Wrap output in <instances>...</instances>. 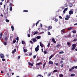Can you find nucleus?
<instances>
[{
	"instance_id": "obj_1",
	"label": "nucleus",
	"mask_w": 77,
	"mask_h": 77,
	"mask_svg": "<svg viewBox=\"0 0 77 77\" xmlns=\"http://www.w3.org/2000/svg\"><path fill=\"white\" fill-rule=\"evenodd\" d=\"M75 47H76V44H74L72 45V50H74L75 48Z\"/></svg>"
},
{
	"instance_id": "obj_2",
	"label": "nucleus",
	"mask_w": 77,
	"mask_h": 77,
	"mask_svg": "<svg viewBox=\"0 0 77 77\" xmlns=\"http://www.w3.org/2000/svg\"><path fill=\"white\" fill-rule=\"evenodd\" d=\"M39 51V45H38L35 48V51L36 52H37Z\"/></svg>"
},
{
	"instance_id": "obj_3",
	"label": "nucleus",
	"mask_w": 77,
	"mask_h": 77,
	"mask_svg": "<svg viewBox=\"0 0 77 77\" xmlns=\"http://www.w3.org/2000/svg\"><path fill=\"white\" fill-rule=\"evenodd\" d=\"M48 28V31L50 30H51V29H52V26H49L47 27Z\"/></svg>"
},
{
	"instance_id": "obj_4",
	"label": "nucleus",
	"mask_w": 77,
	"mask_h": 77,
	"mask_svg": "<svg viewBox=\"0 0 77 77\" xmlns=\"http://www.w3.org/2000/svg\"><path fill=\"white\" fill-rule=\"evenodd\" d=\"M73 12H74L73 11H70L69 12V15H72V14H73Z\"/></svg>"
},
{
	"instance_id": "obj_5",
	"label": "nucleus",
	"mask_w": 77,
	"mask_h": 77,
	"mask_svg": "<svg viewBox=\"0 0 77 77\" xmlns=\"http://www.w3.org/2000/svg\"><path fill=\"white\" fill-rule=\"evenodd\" d=\"M0 56L1 57V58H2V59L5 58V55L2 54H0Z\"/></svg>"
},
{
	"instance_id": "obj_6",
	"label": "nucleus",
	"mask_w": 77,
	"mask_h": 77,
	"mask_svg": "<svg viewBox=\"0 0 77 77\" xmlns=\"http://www.w3.org/2000/svg\"><path fill=\"white\" fill-rule=\"evenodd\" d=\"M39 43H40V46H41V47L42 48H43V47H44V45H43V44H42V42H39Z\"/></svg>"
},
{
	"instance_id": "obj_7",
	"label": "nucleus",
	"mask_w": 77,
	"mask_h": 77,
	"mask_svg": "<svg viewBox=\"0 0 77 77\" xmlns=\"http://www.w3.org/2000/svg\"><path fill=\"white\" fill-rule=\"evenodd\" d=\"M52 41L54 44H56V42L55 41V39L53 38H52Z\"/></svg>"
},
{
	"instance_id": "obj_8",
	"label": "nucleus",
	"mask_w": 77,
	"mask_h": 77,
	"mask_svg": "<svg viewBox=\"0 0 77 77\" xmlns=\"http://www.w3.org/2000/svg\"><path fill=\"white\" fill-rule=\"evenodd\" d=\"M26 48L25 47H24L23 48V51L24 52V53H26L27 51V50L25 49Z\"/></svg>"
},
{
	"instance_id": "obj_9",
	"label": "nucleus",
	"mask_w": 77,
	"mask_h": 77,
	"mask_svg": "<svg viewBox=\"0 0 77 77\" xmlns=\"http://www.w3.org/2000/svg\"><path fill=\"white\" fill-rule=\"evenodd\" d=\"M68 10V8H65L63 11V13L64 14H65V12Z\"/></svg>"
},
{
	"instance_id": "obj_10",
	"label": "nucleus",
	"mask_w": 77,
	"mask_h": 77,
	"mask_svg": "<svg viewBox=\"0 0 77 77\" xmlns=\"http://www.w3.org/2000/svg\"><path fill=\"white\" fill-rule=\"evenodd\" d=\"M50 64L53 65V62L51 61V60L49 62V64L50 65Z\"/></svg>"
},
{
	"instance_id": "obj_11",
	"label": "nucleus",
	"mask_w": 77,
	"mask_h": 77,
	"mask_svg": "<svg viewBox=\"0 0 77 77\" xmlns=\"http://www.w3.org/2000/svg\"><path fill=\"white\" fill-rule=\"evenodd\" d=\"M28 64L30 66H33V63H31L30 62H28Z\"/></svg>"
},
{
	"instance_id": "obj_12",
	"label": "nucleus",
	"mask_w": 77,
	"mask_h": 77,
	"mask_svg": "<svg viewBox=\"0 0 77 77\" xmlns=\"http://www.w3.org/2000/svg\"><path fill=\"white\" fill-rule=\"evenodd\" d=\"M32 41L34 42H36L37 41V40H36V39L35 38H33L32 39Z\"/></svg>"
},
{
	"instance_id": "obj_13",
	"label": "nucleus",
	"mask_w": 77,
	"mask_h": 77,
	"mask_svg": "<svg viewBox=\"0 0 77 77\" xmlns=\"http://www.w3.org/2000/svg\"><path fill=\"white\" fill-rule=\"evenodd\" d=\"M73 29V27H70L67 29V30H71V29Z\"/></svg>"
},
{
	"instance_id": "obj_14",
	"label": "nucleus",
	"mask_w": 77,
	"mask_h": 77,
	"mask_svg": "<svg viewBox=\"0 0 77 77\" xmlns=\"http://www.w3.org/2000/svg\"><path fill=\"white\" fill-rule=\"evenodd\" d=\"M16 51L17 49H14V50L12 51V53H14L15 52H16Z\"/></svg>"
},
{
	"instance_id": "obj_15",
	"label": "nucleus",
	"mask_w": 77,
	"mask_h": 77,
	"mask_svg": "<svg viewBox=\"0 0 77 77\" xmlns=\"http://www.w3.org/2000/svg\"><path fill=\"white\" fill-rule=\"evenodd\" d=\"M11 28L12 29V31H14V26H11Z\"/></svg>"
},
{
	"instance_id": "obj_16",
	"label": "nucleus",
	"mask_w": 77,
	"mask_h": 77,
	"mask_svg": "<svg viewBox=\"0 0 77 77\" xmlns=\"http://www.w3.org/2000/svg\"><path fill=\"white\" fill-rule=\"evenodd\" d=\"M3 43L5 45H7V43L5 42H3Z\"/></svg>"
},
{
	"instance_id": "obj_17",
	"label": "nucleus",
	"mask_w": 77,
	"mask_h": 77,
	"mask_svg": "<svg viewBox=\"0 0 77 77\" xmlns=\"http://www.w3.org/2000/svg\"><path fill=\"white\" fill-rule=\"evenodd\" d=\"M72 32L73 33H76V31L75 30H73L72 31Z\"/></svg>"
},
{
	"instance_id": "obj_18",
	"label": "nucleus",
	"mask_w": 77,
	"mask_h": 77,
	"mask_svg": "<svg viewBox=\"0 0 77 77\" xmlns=\"http://www.w3.org/2000/svg\"><path fill=\"white\" fill-rule=\"evenodd\" d=\"M59 76L60 77H63V75L62 74H60L59 75Z\"/></svg>"
},
{
	"instance_id": "obj_19",
	"label": "nucleus",
	"mask_w": 77,
	"mask_h": 77,
	"mask_svg": "<svg viewBox=\"0 0 77 77\" xmlns=\"http://www.w3.org/2000/svg\"><path fill=\"white\" fill-rule=\"evenodd\" d=\"M37 39H39L41 38V36H37L36 37Z\"/></svg>"
},
{
	"instance_id": "obj_20",
	"label": "nucleus",
	"mask_w": 77,
	"mask_h": 77,
	"mask_svg": "<svg viewBox=\"0 0 77 77\" xmlns=\"http://www.w3.org/2000/svg\"><path fill=\"white\" fill-rule=\"evenodd\" d=\"M41 64H42V63H37L36 64V65H41Z\"/></svg>"
},
{
	"instance_id": "obj_21",
	"label": "nucleus",
	"mask_w": 77,
	"mask_h": 77,
	"mask_svg": "<svg viewBox=\"0 0 77 77\" xmlns=\"http://www.w3.org/2000/svg\"><path fill=\"white\" fill-rule=\"evenodd\" d=\"M5 41H8V38H7V37H5Z\"/></svg>"
},
{
	"instance_id": "obj_22",
	"label": "nucleus",
	"mask_w": 77,
	"mask_h": 77,
	"mask_svg": "<svg viewBox=\"0 0 77 77\" xmlns=\"http://www.w3.org/2000/svg\"><path fill=\"white\" fill-rule=\"evenodd\" d=\"M10 11H12V7H10Z\"/></svg>"
},
{
	"instance_id": "obj_23",
	"label": "nucleus",
	"mask_w": 77,
	"mask_h": 77,
	"mask_svg": "<svg viewBox=\"0 0 77 77\" xmlns=\"http://www.w3.org/2000/svg\"><path fill=\"white\" fill-rule=\"evenodd\" d=\"M38 33V32L37 31L35 32L33 34V35H36V34H37Z\"/></svg>"
},
{
	"instance_id": "obj_24",
	"label": "nucleus",
	"mask_w": 77,
	"mask_h": 77,
	"mask_svg": "<svg viewBox=\"0 0 77 77\" xmlns=\"http://www.w3.org/2000/svg\"><path fill=\"white\" fill-rule=\"evenodd\" d=\"M54 21H55V22H57V21H58V19L55 18V19Z\"/></svg>"
},
{
	"instance_id": "obj_25",
	"label": "nucleus",
	"mask_w": 77,
	"mask_h": 77,
	"mask_svg": "<svg viewBox=\"0 0 77 77\" xmlns=\"http://www.w3.org/2000/svg\"><path fill=\"white\" fill-rule=\"evenodd\" d=\"M52 57H53V55H51L50 57L49 60H50V59H51V58H52Z\"/></svg>"
},
{
	"instance_id": "obj_26",
	"label": "nucleus",
	"mask_w": 77,
	"mask_h": 77,
	"mask_svg": "<svg viewBox=\"0 0 77 77\" xmlns=\"http://www.w3.org/2000/svg\"><path fill=\"white\" fill-rule=\"evenodd\" d=\"M23 12H28V10H24L23 11Z\"/></svg>"
},
{
	"instance_id": "obj_27",
	"label": "nucleus",
	"mask_w": 77,
	"mask_h": 77,
	"mask_svg": "<svg viewBox=\"0 0 77 77\" xmlns=\"http://www.w3.org/2000/svg\"><path fill=\"white\" fill-rule=\"evenodd\" d=\"M5 21L7 23H9V20H8V19H6Z\"/></svg>"
},
{
	"instance_id": "obj_28",
	"label": "nucleus",
	"mask_w": 77,
	"mask_h": 77,
	"mask_svg": "<svg viewBox=\"0 0 77 77\" xmlns=\"http://www.w3.org/2000/svg\"><path fill=\"white\" fill-rule=\"evenodd\" d=\"M71 77H73V76H75V74H72L71 75Z\"/></svg>"
},
{
	"instance_id": "obj_29",
	"label": "nucleus",
	"mask_w": 77,
	"mask_h": 77,
	"mask_svg": "<svg viewBox=\"0 0 77 77\" xmlns=\"http://www.w3.org/2000/svg\"><path fill=\"white\" fill-rule=\"evenodd\" d=\"M57 70H55L53 71V72H57Z\"/></svg>"
},
{
	"instance_id": "obj_30",
	"label": "nucleus",
	"mask_w": 77,
	"mask_h": 77,
	"mask_svg": "<svg viewBox=\"0 0 77 77\" xmlns=\"http://www.w3.org/2000/svg\"><path fill=\"white\" fill-rule=\"evenodd\" d=\"M13 44H15V43L16 42H17V41L16 40H14L13 41Z\"/></svg>"
},
{
	"instance_id": "obj_31",
	"label": "nucleus",
	"mask_w": 77,
	"mask_h": 77,
	"mask_svg": "<svg viewBox=\"0 0 77 77\" xmlns=\"http://www.w3.org/2000/svg\"><path fill=\"white\" fill-rule=\"evenodd\" d=\"M64 53V52L63 51H62L61 52H59V54H63V53Z\"/></svg>"
},
{
	"instance_id": "obj_32",
	"label": "nucleus",
	"mask_w": 77,
	"mask_h": 77,
	"mask_svg": "<svg viewBox=\"0 0 77 77\" xmlns=\"http://www.w3.org/2000/svg\"><path fill=\"white\" fill-rule=\"evenodd\" d=\"M50 45V43H48V45H47V47H49V46Z\"/></svg>"
},
{
	"instance_id": "obj_33",
	"label": "nucleus",
	"mask_w": 77,
	"mask_h": 77,
	"mask_svg": "<svg viewBox=\"0 0 77 77\" xmlns=\"http://www.w3.org/2000/svg\"><path fill=\"white\" fill-rule=\"evenodd\" d=\"M63 30H65V29H64L62 30H61V32H63V33H64V31Z\"/></svg>"
},
{
	"instance_id": "obj_34",
	"label": "nucleus",
	"mask_w": 77,
	"mask_h": 77,
	"mask_svg": "<svg viewBox=\"0 0 77 77\" xmlns=\"http://www.w3.org/2000/svg\"><path fill=\"white\" fill-rule=\"evenodd\" d=\"M70 36H71V34H69V35H68L67 36V38H69V37H70Z\"/></svg>"
},
{
	"instance_id": "obj_35",
	"label": "nucleus",
	"mask_w": 77,
	"mask_h": 77,
	"mask_svg": "<svg viewBox=\"0 0 77 77\" xmlns=\"http://www.w3.org/2000/svg\"><path fill=\"white\" fill-rule=\"evenodd\" d=\"M77 41V38H75L73 40V41H74V42H75V41Z\"/></svg>"
},
{
	"instance_id": "obj_36",
	"label": "nucleus",
	"mask_w": 77,
	"mask_h": 77,
	"mask_svg": "<svg viewBox=\"0 0 77 77\" xmlns=\"http://www.w3.org/2000/svg\"><path fill=\"white\" fill-rule=\"evenodd\" d=\"M12 3H11L9 5L10 7H12Z\"/></svg>"
},
{
	"instance_id": "obj_37",
	"label": "nucleus",
	"mask_w": 77,
	"mask_h": 77,
	"mask_svg": "<svg viewBox=\"0 0 77 77\" xmlns=\"http://www.w3.org/2000/svg\"><path fill=\"white\" fill-rule=\"evenodd\" d=\"M22 44H25V42L23 41H22Z\"/></svg>"
},
{
	"instance_id": "obj_38",
	"label": "nucleus",
	"mask_w": 77,
	"mask_h": 77,
	"mask_svg": "<svg viewBox=\"0 0 77 77\" xmlns=\"http://www.w3.org/2000/svg\"><path fill=\"white\" fill-rule=\"evenodd\" d=\"M67 44L68 45H70V42H68Z\"/></svg>"
},
{
	"instance_id": "obj_39",
	"label": "nucleus",
	"mask_w": 77,
	"mask_h": 77,
	"mask_svg": "<svg viewBox=\"0 0 77 77\" xmlns=\"http://www.w3.org/2000/svg\"><path fill=\"white\" fill-rule=\"evenodd\" d=\"M48 35H51V33H50V32H48Z\"/></svg>"
},
{
	"instance_id": "obj_40",
	"label": "nucleus",
	"mask_w": 77,
	"mask_h": 77,
	"mask_svg": "<svg viewBox=\"0 0 77 77\" xmlns=\"http://www.w3.org/2000/svg\"><path fill=\"white\" fill-rule=\"evenodd\" d=\"M51 75V73H48V77H50Z\"/></svg>"
},
{
	"instance_id": "obj_41",
	"label": "nucleus",
	"mask_w": 77,
	"mask_h": 77,
	"mask_svg": "<svg viewBox=\"0 0 77 77\" xmlns=\"http://www.w3.org/2000/svg\"><path fill=\"white\" fill-rule=\"evenodd\" d=\"M38 23H39V21H37V22L36 23V26H37L38 24Z\"/></svg>"
},
{
	"instance_id": "obj_42",
	"label": "nucleus",
	"mask_w": 77,
	"mask_h": 77,
	"mask_svg": "<svg viewBox=\"0 0 77 77\" xmlns=\"http://www.w3.org/2000/svg\"><path fill=\"white\" fill-rule=\"evenodd\" d=\"M65 20H69V18L68 17H66L65 18Z\"/></svg>"
},
{
	"instance_id": "obj_43",
	"label": "nucleus",
	"mask_w": 77,
	"mask_h": 77,
	"mask_svg": "<svg viewBox=\"0 0 77 77\" xmlns=\"http://www.w3.org/2000/svg\"><path fill=\"white\" fill-rule=\"evenodd\" d=\"M46 64V63H45L43 65V68H44L45 67V65Z\"/></svg>"
},
{
	"instance_id": "obj_44",
	"label": "nucleus",
	"mask_w": 77,
	"mask_h": 77,
	"mask_svg": "<svg viewBox=\"0 0 77 77\" xmlns=\"http://www.w3.org/2000/svg\"><path fill=\"white\" fill-rule=\"evenodd\" d=\"M32 53H30L29 54V56H32Z\"/></svg>"
},
{
	"instance_id": "obj_45",
	"label": "nucleus",
	"mask_w": 77,
	"mask_h": 77,
	"mask_svg": "<svg viewBox=\"0 0 77 77\" xmlns=\"http://www.w3.org/2000/svg\"><path fill=\"white\" fill-rule=\"evenodd\" d=\"M72 70L74 69V68H75V66H73L72 67Z\"/></svg>"
},
{
	"instance_id": "obj_46",
	"label": "nucleus",
	"mask_w": 77,
	"mask_h": 77,
	"mask_svg": "<svg viewBox=\"0 0 77 77\" xmlns=\"http://www.w3.org/2000/svg\"><path fill=\"white\" fill-rule=\"evenodd\" d=\"M60 47V45L58 44V45H57V48H59Z\"/></svg>"
},
{
	"instance_id": "obj_47",
	"label": "nucleus",
	"mask_w": 77,
	"mask_h": 77,
	"mask_svg": "<svg viewBox=\"0 0 77 77\" xmlns=\"http://www.w3.org/2000/svg\"><path fill=\"white\" fill-rule=\"evenodd\" d=\"M16 40H17V41H18V40H19V38H18V37H17Z\"/></svg>"
},
{
	"instance_id": "obj_48",
	"label": "nucleus",
	"mask_w": 77,
	"mask_h": 77,
	"mask_svg": "<svg viewBox=\"0 0 77 77\" xmlns=\"http://www.w3.org/2000/svg\"><path fill=\"white\" fill-rule=\"evenodd\" d=\"M66 17L68 18H70V17H69V16L68 15H67L66 16Z\"/></svg>"
},
{
	"instance_id": "obj_49",
	"label": "nucleus",
	"mask_w": 77,
	"mask_h": 77,
	"mask_svg": "<svg viewBox=\"0 0 77 77\" xmlns=\"http://www.w3.org/2000/svg\"><path fill=\"white\" fill-rule=\"evenodd\" d=\"M2 60L3 62H4V61H5V58H2Z\"/></svg>"
},
{
	"instance_id": "obj_50",
	"label": "nucleus",
	"mask_w": 77,
	"mask_h": 77,
	"mask_svg": "<svg viewBox=\"0 0 77 77\" xmlns=\"http://www.w3.org/2000/svg\"><path fill=\"white\" fill-rule=\"evenodd\" d=\"M59 18L60 19H62V17L60 16H59Z\"/></svg>"
},
{
	"instance_id": "obj_51",
	"label": "nucleus",
	"mask_w": 77,
	"mask_h": 77,
	"mask_svg": "<svg viewBox=\"0 0 77 77\" xmlns=\"http://www.w3.org/2000/svg\"><path fill=\"white\" fill-rule=\"evenodd\" d=\"M44 53H45V54H47V51H44Z\"/></svg>"
},
{
	"instance_id": "obj_52",
	"label": "nucleus",
	"mask_w": 77,
	"mask_h": 77,
	"mask_svg": "<svg viewBox=\"0 0 77 77\" xmlns=\"http://www.w3.org/2000/svg\"><path fill=\"white\" fill-rule=\"evenodd\" d=\"M30 42L31 43V44H33V42H32V41H30Z\"/></svg>"
},
{
	"instance_id": "obj_53",
	"label": "nucleus",
	"mask_w": 77,
	"mask_h": 77,
	"mask_svg": "<svg viewBox=\"0 0 77 77\" xmlns=\"http://www.w3.org/2000/svg\"><path fill=\"white\" fill-rule=\"evenodd\" d=\"M72 68L71 69H69V71H72Z\"/></svg>"
},
{
	"instance_id": "obj_54",
	"label": "nucleus",
	"mask_w": 77,
	"mask_h": 77,
	"mask_svg": "<svg viewBox=\"0 0 77 77\" xmlns=\"http://www.w3.org/2000/svg\"><path fill=\"white\" fill-rule=\"evenodd\" d=\"M35 26V24L33 23L32 25L33 27H34Z\"/></svg>"
},
{
	"instance_id": "obj_55",
	"label": "nucleus",
	"mask_w": 77,
	"mask_h": 77,
	"mask_svg": "<svg viewBox=\"0 0 77 77\" xmlns=\"http://www.w3.org/2000/svg\"><path fill=\"white\" fill-rule=\"evenodd\" d=\"M28 36L29 38H30V34H28Z\"/></svg>"
},
{
	"instance_id": "obj_56",
	"label": "nucleus",
	"mask_w": 77,
	"mask_h": 77,
	"mask_svg": "<svg viewBox=\"0 0 77 77\" xmlns=\"http://www.w3.org/2000/svg\"><path fill=\"white\" fill-rule=\"evenodd\" d=\"M3 5V3L2 2H0V5Z\"/></svg>"
},
{
	"instance_id": "obj_57",
	"label": "nucleus",
	"mask_w": 77,
	"mask_h": 77,
	"mask_svg": "<svg viewBox=\"0 0 77 77\" xmlns=\"http://www.w3.org/2000/svg\"><path fill=\"white\" fill-rule=\"evenodd\" d=\"M61 68H62V67H63V64H62L61 66Z\"/></svg>"
},
{
	"instance_id": "obj_58",
	"label": "nucleus",
	"mask_w": 77,
	"mask_h": 77,
	"mask_svg": "<svg viewBox=\"0 0 77 77\" xmlns=\"http://www.w3.org/2000/svg\"><path fill=\"white\" fill-rule=\"evenodd\" d=\"M40 76H42V75H41L40 74L38 75V77H39Z\"/></svg>"
},
{
	"instance_id": "obj_59",
	"label": "nucleus",
	"mask_w": 77,
	"mask_h": 77,
	"mask_svg": "<svg viewBox=\"0 0 77 77\" xmlns=\"http://www.w3.org/2000/svg\"><path fill=\"white\" fill-rule=\"evenodd\" d=\"M55 65L56 66H57L58 65V63H56Z\"/></svg>"
},
{
	"instance_id": "obj_60",
	"label": "nucleus",
	"mask_w": 77,
	"mask_h": 77,
	"mask_svg": "<svg viewBox=\"0 0 77 77\" xmlns=\"http://www.w3.org/2000/svg\"><path fill=\"white\" fill-rule=\"evenodd\" d=\"M33 58L34 59H35V58H36V55H34L33 56Z\"/></svg>"
},
{
	"instance_id": "obj_61",
	"label": "nucleus",
	"mask_w": 77,
	"mask_h": 77,
	"mask_svg": "<svg viewBox=\"0 0 77 77\" xmlns=\"http://www.w3.org/2000/svg\"><path fill=\"white\" fill-rule=\"evenodd\" d=\"M6 7V5H4V9H5V7Z\"/></svg>"
},
{
	"instance_id": "obj_62",
	"label": "nucleus",
	"mask_w": 77,
	"mask_h": 77,
	"mask_svg": "<svg viewBox=\"0 0 77 77\" xmlns=\"http://www.w3.org/2000/svg\"><path fill=\"white\" fill-rule=\"evenodd\" d=\"M10 0H8L7 1V3H9V1Z\"/></svg>"
},
{
	"instance_id": "obj_63",
	"label": "nucleus",
	"mask_w": 77,
	"mask_h": 77,
	"mask_svg": "<svg viewBox=\"0 0 77 77\" xmlns=\"http://www.w3.org/2000/svg\"><path fill=\"white\" fill-rule=\"evenodd\" d=\"M0 36H1V37H2V33H0Z\"/></svg>"
},
{
	"instance_id": "obj_64",
	"label": "nucleus",
	"mask_w": 77,
	"mask_h": 77,
	"mask_svg": "<svg viewBox=\"0 0 77 77\" xmlns=\"http://www.w3.org/2000/svg\"><path fill=\"white\" fill-rule=\"evenodd\" d=\"M1 17H3V15L2 14H1V15H0Z\"/></svg>"
}]
</instances>
